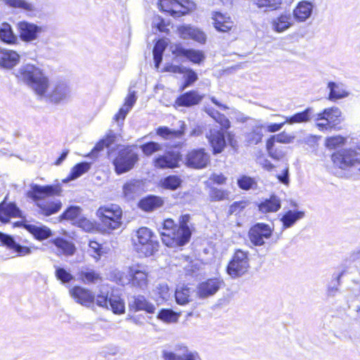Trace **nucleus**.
Segmentation results:
<instances>
[{"mask_svg":"<svg viewBox=\"0 0 360 360\" xmlns=\"http://www.w3.org/2000/svg\"><path fill=\"white\" fill-rule=\"evenodd\" d=\"M96 216L104 232L110 233L120 229L123 224V210L117 204L101 205L96 212Z\"/></svg>","mask_w":360,"mask_h":360,"instance_id":"3","label":"nucleus"},{"mask_svg":"<svg viewBox=\"0 0 360 360\" xmlns=\"http://www.w3.org/2000/svg\"><path fill=\"white\" fill-rule=\"evenodd\" d=\"M207 139L212 148V153L214 155L221 153L226 146L225 134L219 129H210L207 135Z\"/></svg>","mask_w":360,"mask_h":360,"instance_id":"21","label":"nucleus"},{"mask_svg":"<svg viewBox=\"0 0 360 360\" xmlns=\"http://www.w3.org/2000/svg\"><path fill=\"white\" fill-rule=\"evenodd\" d=\"M136 252L143 257H150L159 250L160 243L155 233L146 226L139 227L132 238Z\"/></svg>","mask_w":360,"mask_h":360,"instance_id":"4","label":"nucleus"},{"mask_svg":"<svg viewBox=\"0 0 360 360\" xmlns=\"http://www.w3.org/2000/svg\"><path fill=\"white\" fill-rule=\"evenodd\" d=\"M250 205V202L247 199L234 201L228 207L227 216L234 215L239 217Z\"/></svg>","mask_w":360,"mask_h":360,"instance_id":"40","label":"nucleus"},{"mask_svg":"<svg viewBox=\"0 0 360 360\" xmlns=\"http://www.w3.org/2000/svg\"><path fill=\"white\" fill-rule=\"evenodd\" d=\"M253 4L257 8H269L271 10L278 8L281 4L282 0H252Z\"/></svg>","mask_w":360,"mask_h":360,"instance_id":"57","label":"nucleus"},{"mask_svg":"<svg viewBox=\"0 0 360 360\" xmlns=\"http://www.w3.org/2000/svg\"><path fill=\"white\" fill-rule=\"evenodd\" d=\"M18 53L12 50L0 49V66L11 68L19 61Z\"/></svg>","mask_w":360,"mask_h":360,"instance_id":"31","label":"nucleus"},{"mask_svg":"<svg viewBox=\"0 0 360 360\" xmlns=\"http://www.w3.org/2000/svg\"><path fill=\"white\" fill-rule=\"evenodd\" d=\"M174 297L178 304L185 305L191 301V289L186 285L179 286L175 290Z\"/></svg>","mask_w":360,"mask_h":360,"instance_id":"45","label":"nucleus"},{"mask_svg":"<svg viewBox=\"0 0 360 360\" xmlns=\"http://www.w3.org/2000/svg\"><path fill=\"white\" fill-rule=\"evenodd\" d=\"M158 10L174 19L190 15L196 8L192 0H158Z\"/></svg>","mask_w":360,"mask_h":360,"instance_id":"8","label":"nucleus"},{"mask_svg":"<svg viewBox=\"0 0 360 360\" xmlns=\"http://www.w3.org/2000/svg\"><path fill=\"white\" fill-rule=\"evenodd\" d=\"M269 137L274 139L278 143L283 144H288L292 143L295 138L294 135L290 134L285 131H283L275 135H271Z\"/></svg>","mask_w":360,"mask_h":360,"instance_id":"59","label":"nucleus"},{"mask_svg":"<svg viewBox=\"0 0 360 360\" xmlns=\"http://www.w3.org/2000/svg\"><path fill=\"white\" fill-rule=\"evenodd\" d=\"M5 3L10 7L20 8L27 11L33 10V5L25 0H5Z\"/></svg>","mask_w":360,"mask_h":360,"instance_id":"60","label":"nucleus"},{"mask_svg":"<svg viewBox=\"0 0 360 360\" xmlns=\"http://www.w3.org/2000/svg\"><path fill=\"white\" fill-rule=\"evenodd\" d=\"M223 281L219 278H210L200 283L197 288L198 295L201 298L214 295L221 288Z\"/></svg>","mask_w":360,"mask_h":360,"instance_id":"20","label":"nucleus"},{"mask_svg":"<svg viewBox=\"0 0 360 360\" xmlns=\"http://www.w3.org/2000/svg\"><path fill=\"white\" fill-rule=\"evenodd\" d=\"M89 247L90 250L94 253V257L99 258L103 252L102 245L98 243L96 240H90L89 243Z\"/></svg>","mask_w":360,"mask_h":360,"instance_id":"64","label":"nucleus"},{"mask_svg":"<svg viewBox=\"0 0 360 360\" xmlns=\"http://www.w3.org/2000/svg\"><path fill=\"white\" fill-rule=\"evenodd\" d=\"M115 135L112 134H106L103 139H100L91 149L89 155H95L102 151L104 148L110 147L115 141Z\"/></svg>","mask_w":360,"mask_h":360,"instance_id":"42","label":"nucleus"},{"mask_svg":"<svg viewBox=\"0 0 360 360\" xmlns=\"http://www.w3.org/2000/svg\"><path fill=\"white\" fill-rule=\"evenodd\" d=\"M90 169V164L86 162H82L76 164L70 170V174H68V179L69 180H73L85 172H86Z\"/></svg>","mask_w":360,"mask_h":360,"instance_id":"51","label":"nucleus"},{"mask_svg":"<svg viewBox=\"0 0 360 360\" xmlns=\"http://www.w3.org/2000/svg\"><path fill=\"white\" fill-rule=\"evenodd\" d=\"M293 25L290 15L281 14L271 21V26L276 32H283Z\"/></svg>","mask_w":360,"mask_h":360,"instance_id":"35","label":"nucleus"},{"mask_svg":"<svg viewBox=\"0 0 360 360\" xmlns=\"http://www.w3.org/2000/svg\"><path fill=\"white\" fill-rule=\"evenodd\" d=\"M20 224L37 240H46L52 236L51 230L46 226H37L26 223H20Z\"/></svg>","mask_w":360,"mask_h":360,"instance_id":"28","label":"nucleus"},{"mask_svg":"<svg viewBox=\"0 0 360 360\" xmlns=\"http://www.w3.org/2000/svg\"><path fill=\"white\" fill-rule=\"evenodd\" d=\"M184 163L188 168L202 169L210 163V155L205 148H195L187 151Z\"/></svg>","mask_w":360,"mask_h":360,"instance_id":"12","label":"nucleus"},{"mask_svg":"<svg viewBox=\"0 0 360 360\" xmlns=\"http://www.w3.org/2000/svg\"><path fill=\"white\" fill-rule=\"evenodd\" d=\"M61 193L62 189L58 184L44 186L31 184L30 188L27 191L25 195L38 207L40 214L44 217H49L58 213L61 210L62 202L59 200H48L46 198L59 196L61 195Z\"/></svg>","mask_w":360,"mask_h":360,"instance_id":"2","label":"nucleus"},{"mask_svg":"<svg viewBox=\"0 0 360 360\" xmlns=\"http://www.w3.org/2000/svg\"><path fill=\"white\" fill-rule=\"evenodd\" d=\"M183 155L180 151L167 150L162 155L155 156L152 165L155 169H174L181 166Z\"/></svg>","mask_w":360,"mask_h":360,"instance_id":"13","label":"nucleus"},{"mask_svg":"<svg viewBox=\"0 0 360 360\" xmlns=\"http://www.w3.org/2000/svg\"><path fill=\"white\" fill-rule=\"evenodd\" d=\"M313 4L308 1H301L297 3L292 11L294 19L298 22L306 21L311 15Z\"/></svg>","mask_w":360,"mask_h":360,"instance_id":"24","label":"nucleus"},{"mask_svg":"<svg viewBox=\"0 0 360 360\" xmlns=\"http://www.w3.org/2000/svg\"><path fill=\"white\" fill-rule=\"evenodd\" d=\"M347 143V138L341 135H335L326 137L325 146L330 150H334L345 145Z\"/></svg>","mask_w":360,"mask_h":360,"instance_id":"52","label":"nucleus"},{"mask_svg":"<svg viewBox=\"0 0 360 360\" xmlns=\"http://www.w3.org/2000/svg\"><path fill=\"white\" fill-rule=\"evenodd\" d=\"M185 131L186 126L184 124H183L176 130L171 129L166 126H160L155 129V133L158 136L165 140H172L176 139H181L185 134Z\"/></svg>","mask_w":360,"mask_h":360,"instance_id":"27","label":"nucleus"},{"mask_svg":"<svg viewBox=\"0 0 360 360\" xmlns=\"http://www.w3.org/2000/svg\"><path fill=\"white\" fill-rule=\"evenodd\" d=\"M78 278L80 281L84 283H95L102 279L101 275L93 269L79 271Z\"/></svg>","mask_w":360,"mask_h":360,"instance_id":"44","label":"nucleus"},{"mask_svg":"<svg viewBox=\"0 0 360 360\" xmlns=\"http://www.w3.org/2000/svg\"><path fill=\"white\" fill-rule=\"evenodd\" d=\"M21 211L14 202H0V221L8 223L11 218L21 217Z\"/></svg>","mask_w":360,"mask_h":360,"instance_id":"23","label":"nucleus"},{"mask_svg":"<svg viewBox=\"0 0 360 360\" xmlns=\"http://www.w3.org/2000/svg\"><path fill=\"white\" fill-rule=\"evenodd\" d=\"M274 139L269 137L266 140V150L268 155L274 160H279L285 155V148L277 144Z\"/></svg>","mask_w":360,"mask_h":360,"instance_id":"32","label":"nucleus"},{"mask_svg":"<svg viewBox=\"0 0 360 360\" xmlns=\"http://www.w3.org/2000/svg\"><path fill=\"white\" fill-rule=\"evenodd\" d=\"M304 215V212L302 211H287L281 218L283 226L285 229L292 226L298 219H302Z\"/></svg>","mask_w":360,"mask_h":360,"instance_id":"41","label":"nucleus"},{"mask_svg":"<svg viewBox=\"0 0 360 360\" xmlns=\"http://www.w3.org/2000/svg\"><path fill=\"white\" fill-rule=\"evenodd\" d=\"M82 209L79 206H70L59 216V220L77 221Z\"/></svg>","mask_w":360,"mask_h":360,"instance_id":"49","label":"nucleus"},{"mask_svg":"<svg viewBox=\"0 0 360 360\" xmlns=\"http://www.w3.org/2000/svg\"><path fill=\"white\" fill-rule=\"evenodd\" d=\"M273 230L269 225L264 223H257L249 229L248 236L250 241L255 246H262L265 240L271 238Z\"/></svg>","mask_w":360,"mask_h":360,"instance_id":"16","label":"nucleus"},{"mask_svg":"<svg viewBox=\"0 0 360 360\" xmlns=\"http://www.w3.org/2000/svg\"><path fill=\"white\" fill-rule=\"evenodd\" d=\"M183 352L181 354H176L173 352L164 350L162 352V358L164 360H197L198 355L189 352L186 347H181Z\"/></svg>","mask_w":360,"mask_h":360,"instance_id":"33","label":"nucleus"},{"mask_svg":"<svg viewBox=\"0 0 360 360\" xmlns=\"http://www.w3.org/2000/svg\"><path fill=\"white\" fill-rule=\"evenodd\" d=\"M183 74H186V78L179 87L180 91H183L191 86L198 79L197 73L191 68H184Z\"/></svg>","mask_w":360,"mask_h":360,"instance_id":"53","label":"nucleus"},{"mask_svg":"<svg viewBox=\"0 0 360 360\" xmlns=\"http://www.w3.org/2000/svg\"><path fill=\"white\" fill-rule=\"evenodd\" d=\"M55 276L57 280L63 283H68L74 280V276L63 267L57 266L55 271Z\"/></svg>","mask_w":360,"mask_h":360,"instance_id":"56","label":"nucleus"},{"mask_svg":"<svg viewBox=\"0 0 360 360\" xmlns=\"http://www.w3.org/2000/svg\"><path fill=\"white\" fill-rule=\"evenodd\" d=\"M95 300L98 306L109 309L110 296H108V292H99L96 296H95Z\"/></svg>","mask_w":360,"mask_h":360,"instance_id":"62","label":"nucleus"},{"mask_svg":"<svg viewBox=\"0 0 360 360\" xmlns=\"http://www.w3.org/2000/svg\"><path fill=\"white\" fill-rule=\"evenodd\" d=\"M70 295L77 303L89 307L95 302V295L88 288L80 285H75L69 290Z\"/></svg>","mask_w":360,"mask_h":360,"instance_id":"18","label":"nucleus"},{"mask_svg":"<svg viewBox=\"0 0 360 360\" xmlns=\"http://www.w3.org/2000/svg\"><path fill=\"white\" fill-rule=\"evenodd\" d=\"M171 52L176 59H186L193 64L200 65L205 60V54L203 51L194 49H186L181 43L175 44Z\"/></svg>","mask_w":360,"mask_h":360,"instance_id":"15","label":"nucleus"},{"mask_svg":"<svg viewBox=\"0 0 360 360\" xmlns=\"http://www.w3.org/2000/svg\"><path fill=\"white\" fill-rule=\"evenodd\" d=\"M312 108H307L303 111L296 112L291 116L285 117V122L289 124L306 123L310 121Z\"/></svg>","mask_w":360,"mask_h":360,"instance_id":"36","label":"nucleus"},{"mask_svg":"<svg viewBox=\"0 0 360 360\" xmlns=\"http://www.w3.org/2000/svg\"><path fill=\"white\" fill-rule=\"evenodd\" d=\"M183 71H184V67L170 63H166L161 70L162 72H170L172 74H183Z\"/></svg>","mask_w":360,"mask_h":360,"instance_id":"63","label":"nucleus"},{"mask_svg":"<svg viewBox=\"0 0 360 360\" xmlns=\"http://www.w3.org/2000/svg\"><path fill=\"white\" fill-rule=\"evenodd\" d=\"M139 160L136 146L127 145L119 149L112 159L115 172L120 175L131 170Z\"/></svg>","mask_w":360,"mask_h":360,"instance_id":"7","label":"nucleus"},{"mask_svg":"<svg viewBox=\"0 0 360 360\" xmlns=\"http://www.w3.org/2000/svg\"><path fill=\"white\" fill-rule=\"evenodd\" d=\"M49 243L56 247L59 250L60 254L65 256L73 255L76 251L75 245L72 242L62 237L54 238L50 240Z\"/></svg>","mask_w":360,"mask_h":360,"instance_id":"30","label":"nucleus"},{"mask_svg":"<svg viewBox=\"0 0 360 360\" xmlns=\"http://www.w3.org/2000/svg\"><path fill=\"white\" fill-rule=\"evenodd\" d=\"M129 307L133 312L143 311L148 314H153L155 311V306L143 295L134 297Z\"/></svg>","mask_w":360,"mask_h":360,"instance_id":"25","label":"nucleus"},{"mask_svg":"<svg viewBox=\"0 0 360 360\" xmlns=\"http://www.w3.org/2000/svg\"><path fill=\"white\" fill-rule=\"evenodd\" d=\"M257 207L258 210L263 214L276 212L281 207V201L278 197L272 194L259 202Z\"/></svg>","mask_w":360,"mask_h":360,"instance_id":"26","label":"nucleus"},{"mask_svg":"<svg viewBox=\"0 0 360 360\" xmlns=\"http://www.w3.org/2000/svg\"><path fill=\"white\" fill-rule=\"evenodd\" d=\"M109 309L115 314H122L125 311L124 300L119 296L111 295L109 302Z\"/></svg>","mask_w":360,"mask_h":360,"instance_id":"50","label":"nucleus"},{"mask_svg":"<svg viewBox=\"0 0 360 360\" xmlns=\"http://www.w3.org/2000/svg\"><path fill=\"white\" fill-rule=\"evenodd\" d=\"M18 77L39 96H44L49 87L48 77L34 65L27 64L22 66L18 71Z\"/></svg>","mask_w":360,"mask_h":360,"instance_id":"5","label":"nucleus"},{"mask_svg":"<svg viewBox=\"0 0 360 360\" xmlns=\"http://www.w3.org/2000/svg\"><path fill=\"white\" fill-rule=\"evenodd\" d=\"M264 125H255L251 130L246 134V141L249 144L257 145L262 142L264 136Z\"/></svg>","mask_w":360,"mask_h":360,"instance_id":"39","label":"nucleus"},{"mask_svg":"<svg viewBox=\"0 0 360 360\" xmlns=\"http://www.w3.org/2000/svg\"><path fill=\"white\" fill-rule=\"evenodd\" d=\"M176 30L179 37L182 39H191L200 44H204L206 42L205 33L198 27L191 25H181L177 27Z\"/></svg>","mask_w":360,"mask_h":360,"instance_id":"17","label":"nucleus"},{"mask_svg":"<svg viewBox=\"0 0 360 360\" xmlns=\"http://www.w3.org/2000/svg\"><path fill=\"white\" fill-rule=\"evenodd\" d=\"M19 37L23 41L29 42L36 39L42 28L27 21H20L17 25Z\"/></svg>","mask_w":360,"mask_h":360,"instance_id":"19","label":"nucleus"},{"mask_svg":"<svg viewBox=\"0 0 360 360\" xmlns=\"http://www.w3.org/2000/svg\"><path fill=\"white\" fill-rule=\"evenodd\" d=\"M237 185L243 191H249L257 188V181L254 177L242 174L237 179Z\"/></svg>","mask_w":360,"mask_h":360,"instance_id":"46","label":"nucleus"},{"mask_svg":"<svg viewBox=\"0 0 360 360\" xmlns=\"http://www.w3.org/2000/svg\"><path fill=\"white\" fill-rule=\"evenodd\" d=\"M143 153L146 156H150L153 153L160 151L162 149L161 145L155 141H148L141 146Z\"/></svg>","mask_w":360,"mask_h":360,"instance_id":"58","label":"nucleus"},{"mask_svg":"<svg viewBox=\"0 0 360 360\" xmlns=\"http://www.w3.org/2000/svg\"><path fill=\"white\" fill-rule=\"evenodd\" d=\"M212 25L214 29L221 33L229 35H237L238 33L237 24L227 13L214 11L212 14Z\"/></svg>","mask_w":360,"mask_h":360,"instance_id":"14","label":"nucleus"},{"mask_svg":"<svg viewBox=\"0 0 360 360\" xmlns=\"http://www.w3.org/2000/svg\"><path fill=\"white\" fill-rule=\"evenodd\" d=\"M203 98L195 90L188 91L179 95L175 100V105L179 107H191L199 104Z\"/></svg>","mask_w":360,"mask_h":360,"instance_id":"22","label":"nucleus"},{"mask_svg":"<svg viewBox=\"0 0 360 360\" xmlns=\"http://www.w3.org/2000/svg\"><path fill=\"white\" fill-rule=\"evenodd\" d=\"M163 205V199L160 196L153 195H150L141 199L138 203L139 207L147 212H152Z\"/></svg>","mask_w":360,"mask_h":360,"instance_id":"29","label":"nucleus"},{"mask_svg":"<svg viewBox=\"0 0 360 360\" xmlns=\"http://www.w3.org/2000/svg\"><path fill=\"white\" fill-rule=\"evenodd\" d=\"M341 116L340 110L336 107H331L323 109L321 112L316 114L315 119L316 128L322 132L331 131L333 129L338 130L340 128L337 127L340 124V117Z\"/></svg>","mask_w":360,"mask_h":360,"instance_id":"11","label":"nucleus"},{"mask_svg":"<svg viewBox=\"0 0 360 360\" xmlns=\"http://www.w3.org/2000/svg\"><path fill=\"white\" fill-rule=\"evenodd\" d=\"M182 182L183 181L180 176L170 174L162 178L159 182V186L166 190L175 191L181 186Z\"/></svg>","mask_w":360,"mask_h":360,"instance_id":"37","label":"nucleus"},{"mask_svg":"<svg viewBox=\"0 0 360 360\" xmlns=\"http://www.w3.org/2000/svg\"><path fill=\"white\" fill-rule=\"evenodd\" d=\"M189 214H181L176 224L174 219L167 218L162 223V231L160 233L162 243L170 248H180L188 243L193 228L188 225Z\"/></svg>","mask_w":360,"mask_h":360,"instance_id":"1","label":"nucleus"},{"mask_svg":"<svg viewBox=\"0 0 360 360\" xmlns=\"http://www.w3.org/2000/svg\"><path fill=\"white\" fill-rule=\"evenodd\" d=\"M328 87L330 89L328 99L331 101H335L347 96V93L345 90L340 89L333 82L328 83Z\"/></svg>","mask_w":360,"mask_h":360,"instance_id":"55","label":"nucleus"},{"mask_svg":"<svg viewBox=\"0 0 360 360\" xmlns=\"http://www.w3.org/2000/svg\"><path fill=\"white\" fill-rule=\"evenodd\" d=\"M207 113L216 122L220 125V130L226 131L231 127V122L224 114L214 110H209Z\"/></svg>","mask_w":360,"mask_h":360,"instance_id":"47","label":"nucleus"},{"mask_svg":"<svg viewBox=\"0 0 360 360\" xmlns=\"http://www.w3.org/2000/svg\"><path fill=\"white\" fill-rule=\"evenodd\" d=\"M334 168L349 171L354 168L360 169V148H345L336 150L330 155Z\"/></svg>","mask_w":360,"mask_h":360,"instance_id":"6","label":"nucleus"},{"mask_svg":"<svg viewBox=\"0 0 360 360\" xmlns=\"http://www.w3.org/2000/svg\"><path fill=\"white\" fill-rule=\"evenodd\" d=\"M68 94L69 90L67 85L64 84H58L53 87L47 96L51 102L58 103L66 98Z\"/></svg>","mask_w":360,"mask_h":360,"instance_id":"38","label":"nucleus"},{"mask_svg":"<svg viewBox=\"0 0 360 360\" xmlns=\"http://www.w3.org/2000/svg\"><path fill=\"white\" fill-rule=\"evenodd\" d=\"M0 39L7 44L16 43L17 38L8 23H3L0 27Z\"/></svg>","mask_w":360,"mask_h":360,"instance_id":"43","label":"nucleus"},{"mask_svg":"<svg viewBox=\"0 0 360 360\" xmlns=\"http://www.w3.org/2000/svg\"><path fill=\"white\" fill-rule=\"evenodd\" d=\"M250 268V257L248 251L236 249L227 264L226 273L233 278L245 275Z\"/></svg>","mask_w":360,"mask_h":360,"instance_id":"10","label":"nucleus"},{"mask_svg":"<svg viewBox=\"0 0 360 360\" xmlns=\"http://www.w3.org/2000/svg\"><path fill=\"white\" fill-rule=\"evenodd\" d=\"M126 284L131 288L143 290L149 283V272L146 266L141 263L132 264L127 267L124 275Z\"/></svg>","mask_w":360,"mask_h":360,"instance_id":"9","label":"nucleus"},{"mask_svg":"<svg viewBox=\"0 0 360 360\" xmlns=\"http://www.w3.org/2000/svg\"><path fill=\"white\" fill-rule=\"evenodd\" d=\"M231 192L224 188L212 186L208 192V200L210 202H222L229 200Z\"/></svg>","mask_w":360,"mask_h":360,"instance_id":"34","label":"nucleus"},{"mask_svg":"<svg viewBox=\"0 0 360 360\" xmlns=\"http://www.w3.org/2000/svg\"><path fill=\"white\" fill-rule=\"evenodd\" d=\"M180 315V312H175L171 309H162L159 311L157 317L166 323H176Z\"/></svg>","mask_w":360,"mask_h":360,"instance_id":"48","label":"nucleus"},{"mask_svg":"<svg viewBox=\"0 0 360 360\" xmlns=\"http://www.w3.org/2000/svg\"><path fill=\"white\" fill-rule=\"evenodd\" d=\"M78 227L82 229L86 232H95L99 230L98 225L95 221L90 220L86 217H80L76 221Z\"/></svg>","mask_w":360,"mask_h":360,"instance_id":"54","label":"nucleus"},{"mask_svg":"<svg viewBox=\"0 0 360 360\" xmlns=\"http://www.w3.org/2000/svg\"><path fill=\"white\" fill-rule=\"evenodd\" d=\"M210 184L214 186H223L227 184L228 177L223 173H212L209 177Z\"/></svg>","mask_w":360,"mask_h":360,"instance_id":"61","label":"nucleus"}]
</instances>
